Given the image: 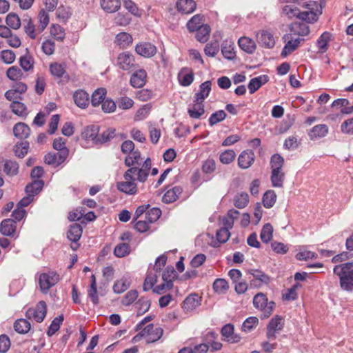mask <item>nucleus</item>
<instances>
[{
    "label": "nucleus",
    "instance_id": "de8ad7c7",
    "mask_svg": "<svg viewBox=\"0 0 353 353\" xmlns=\"http://www.w3.org/2000/svg\"><path fill=\"white\" fill-rule=\"evenodd\" d=\"M331 34L328 32H324L316 41V46L319 50L325 52L328 49V42L330 41Z\"/></svg>",
    "mask_w": 353,
    "mask_h": 353
},
{
    "label": "nucleus",
    "instance_id": "c9c22d12",
    "mask_svg": "<svg viewBox=\"0 0 353 353\" xmlns=\"http://www.w3.org/2000/svg\"><path fill=\"white\" fill-rule=\"evenodd\" d=\"M30 328V323L25 319H18L14 323V329L19 334H27Z\"/></svg>",
    "mask_w": 353,
    "mask_h": 353
},
{
    "label": "nucleus",
    "instance_id": "7c9ffc66",
    "mask_svg": "<svg viewBox=\"0 0 353 353\" xmlns=\"http://www.w3.org/2000/svg\"><path fill=\"white\" fill-rule=\"evenodd\" d=\"M49 69L51 74L54 77L59 79L64 77L66 79V81L69 80V76L68 74L65 75L66 72L65 64L52 63L50 65Z\"/></svg>",
    "mask_w": 353,
    "mask_h": 353
},
{
    "label": "nucleus",
    "instance_id": "a878e982",
    "mask_svg": "<svg viewBox=\"0 0 353 353\" xmlns=\"http://www.w3.org/2000/svg\"><path fill=\"white\" fill-rule=\"evenodd\" d=\"M183 189L180 186H174L168 190L163 196L162 201L165 203H171L174 202L182 193Z\"/></svg>",
    "mask_w": 353,
    "mask_h": 353
},
{
    "label": "nucleus",
    "instance_id": "6e6552de",
    "mask_svg": "<svg viewBox=\"0 0 353 353\" xmlns=\"http://www.w3.org/2000/svg\"><path fill=\"white\" fill-rule=\"evenodd\" d=\"M99 130L100 127L98 125L92 124L87 125L83 128L81 137L85 142L91 141L94 145H97Z\"/></svg>",
    "mask_w": 353,
    "mask_h": 353
},
{
    "label": "nucleus",
    "instance_id": "a211bd4d",
    "mask_svg": "<svg viewBox=\"0 0 353 353\" xmlns=\"http://www.w3.org/2000/svg\"><path fill=\"white\" fill-rule=\"evenodd\" d=\"M152 162L150 158H147L141 168L138 167H131L136 170L137 179L138 181L143 183L145 182L149 175V171L151 169Z\"/></svg>",
    "mask_w": 353,
    "mask_h": 353
},
{
    "label": "nucleus",
    "instance_id": "2eb2a0df",
    "mask_svg": "<svg viewBox=\"0 0 353 353\" xmlns=\"http://www.w3.org/2000/svg\"><path fill=\"white\" fill-rule=\"evenodd\" d=\"M201 298L196 293L188 295L183 302L182 307L185 312H190L201 305Z\"/></svg>",
    "mask_w": 353,
    "mask_h": 353
},
{
    "label": "nucleus",
    "instance_id": "e2e57ef3",
    "mask_svg": "<svg viewBox=\"0 0 353 353\" xmlns=\"http://www.w3.org/2000/svg\"><path fill=\"white\" fill-rule=\"evenodd\" d=\"M259 323V319L256 316L247 318L242 324V330L245 332H250Z\"/></svg>",
    "mask_w": 353,
    "mask_h": 353
},
{
    "label": "nucleus",
    "instance_id": "603ef678",
    "mask_svg": "<svg viewBox=\"0 0 353 353\" xmlns=\"http://www.w3.org/2000/svg\"><path fill=\"white\" fill-rule=\"evenodd\" d=\"M141 159V153L139 150H133L130 155L125 159V165L128 167H134L135 165H140L139 163Z\"/></svg>",
    "mask_w": 353,
    "mask_h": 353
},
{
    "label": "nucleus",
    "instance_id": "37998d69",
    "mask_svg": "<svg viewBox=\"0 0 353 353\" xmlns=\"http://www.w3.org/2000/svg\"><path fill=\"white\" fill-rule=\"evenodd\" d=\"M213 289L216 294H225L229 289V284L224 279H216L213 283Z\"/></svg>",
    "mask_w": 353,
    "mask_h": 353
},
{
    "label": "nucleus",
    "instance_id": "052dcab7",
    "mask_svg": "<svg viewBox=\"0 0 353 353\" xmlns=\"http://www.w3.org/2000/svg\"><path fill=\"white\" fill-rule=\"evenodd\" d=\"M29 148V143L28 141L17 143L14 147V152L19 158H23L28 153Z\"/></svg>",
    "mask_w": 353,
    "mask_h": 353
},
{
    "label": "nucleus",
    "instance_id": "79ce46f5",
    "mask_svg": "<svg viewBox=\"0 0 353 353\" xmlns=\"http://www.w3.org/2000/svg\"><path fill=\"white\" fill-rule=\"evenodd\" d=\"M106 94V90L105 88H98L94 91L91 97V103L93 106H98L99 104L102 103L105 100V97Z\"/></svg>",
    "mask_w": 353,
    "mask_h": 353
},
{
    "label": "nucleus",
    "instance_id": "72a5a7b5",
    "mask_svg": "<svg viewBox=\"0 0 353 353\" xmlns=\"http://www.w3.org/2000/svg\"><path fill=\"white\" fill-rule=\"evenodd\" d=\"M203 16L201 14H196L193 16L187 23V28L190 32H195L196 30L203 26Z\"/></svg>",
    "mask_w": 353,
    "mask_h": 353
},
{
    "label": "nucleus",
    "instance_id": "3c124183",
    "mask_svg": "<svg viewBox=\"0 0 353 353\" xmlns=\"http://www.w3.org/2000/svg\"><path fill=\"white\" fill-rule=\"evenodd\" d=\"M270 163L272 171H283L282 168L284 165V159L281 155L274 154L271 157Z\"/></svg>",
    "mask_w": 353,
    "mask_h": 353
},
{
    "label": "nucleus",
    "instance_id": "5fc2aeb1",
    "mask_svg": "<svg viewBox=\"0 0 353 353\" xmlns=\"http://www.w3.org/2000/svg\"><path fill=\"white\" fill-rule=\"evenodd\" d=\"M249 202V196L245 192L237 194L234 199V205L239 209L244 208Z\"/></svg>",
    "mask_w": 353,
    "mask_h": 353
},
{
    "label": "nucleus",
    "instance_id": "4d7b16f0",
    "mask_svg": "<svg viewBox=\"0 0 353 353\" xmlns=\"http://www.w3.org/2000/svg\"><path fill=\"white\" fill-rule=\"evenodd\" d=\"M124 8L132 15L140 17L142 14L141 10L132 0H123Z\"/></svg>",
    "mask_w": 353,
    "mask_h": 353
},
{
    "label": "nucleus",
    "instance_id": "f03ea898",
    "mask_svg": "<svg viewBox=\"0 0 353 353\" xmlns=\"http://www.w3.org/2000/svg\"><path fill=\"white\" fill-rule=\"evenodd\" d=\"M303 2H299V5L308 9L307 11L299 12L298 18L305 23H314L319 17L322 14L323 6L314 1L301 0Z\"/></svg>",
    "mask_w": 353,
    "mask_h": 353
},
{
    "label": "nucleus",
    "instance_id": "1a4fd4ad",
    "mask_svg": "<svg viewBox=\"0 0 353 353\" xmlns=\"http://www.w3.org/2000/svg\"><path fill=\"white\" fill-rule=\"evenodd\" d=\"M68 156V150L58 152L57 153L48 152L44 157V161L48 165L58 167L63 163Z\"/></svg>",
    "mask_w": 353,
    "mask_h": 353
},
{
    "label": "nucleus",
    "instance_id": "69168bd1",
    "mask_svg": "<svg viewBox=\"0 0 353 353\" xmlns=\"http://www.w3.org/2000/svg\"><path fill=\"white\" fill-rule=\"evenodd\" d=\"M19 165L16 161L8 160L4 163L3 170L10 176L16 175L18 173Z\"/></svg>",
    "mask_w": 353,
    "mask_h": 353
},
{
    "label": "nucleus",
    "instance_id": "f8f14e48",
    "mask_svg": "<svg viewBox=\"0 0 353 353\" xmlns=\"http://www.w3.org/2000/svg\"><path fill=\"white\" fill-rule=\"evenodd\" d=\"M292 36V34H288L283 37L285 40L288 39L281 54L283 57H285L287 55L294 52L299 46L301 42L304 41L303 39H301L299 37L293 38Z\"/></svg>",
    "mask_w": 353,
    "mask_h": 353
},
{
    "label": "nucleus",
    "instance_id": "0e129e2a",
    "mask_svg": "<svg viewBox=\"0 0 353 353\" xmlns=\"http://www.w3.org/2000/svg\"><path fill=\"white\" fill-rule=\"evenodd\" d=\"M134 101L126 96L121 97L117 99V107L121 110H129L134 105Z\"/></svg>",
    "mask_w": 353,
    "mask_h": 353
},
{
    "label": "nucleus",
    "instance_id": "9b49d317",
    "mask_svg": "<svg viewBox=\"0 0 353 353\" xmlns=\"http://www.w3.org/2000/svg\"><path fill=\"white\" fill-rule=\"evenodd\" d=\"M117 65L123 70H130L134 66V56L128 52L120 53L117 57Z\"/></svg>",
    "mask_w": 353,
    "mask_h": 353
},
{
    "label": "nucleus",
    "instance_id": "774afa93",
    "mask_svg": "<svg viewBox=\"0 0 353 353\" xmlns=\"http://www.w3.org/2000/svg\"><path fill=\"white\" fill-rule=\"evenodd\" d=\"M157 282V275L156 273H148L145 279L143 290V291H148L150 289H153L154 284Z\"/></svg>",
    "mask_w": 353,
    "mask_h": 353
},
{
    "label": "nucleus",
    "instance_id": "ea45409f",
    "mask_svg": "<svg viewBox=\"0 0 353 353\" xmlns=\"http://www.w3.org/2000/svg\"><path fill=\"white\" fill-rule=\"evenodd\" d=\"M132 36L127 32H120L116 36V43L120 48H125L132 43Z\"/></svg>",
    "mask_w": 353,
    "mask_h": 353
},
{
    "label": "nucleus",
    "instance_id": "a18cd8bd",
    "mask_svg": "<svg viewBox=\"0 0 353 353\" xmlns=\"http://www.w3.org/2000/svg\"><path fill=\"white\" fill-rule=\"evenodd\" d=\"M150 300L145 297H141L136 303L137 316H141L148 312L150 307Z\"/></svg>",
    "mask_w": 353,
    "mask_h": 353
},
{
    "label": "nucleus",
    "instance_id": "dca6fc26",
    "mask_svg": "<svg viewBox=\"0 0 353 353\" xmlns=\"http://www.w3.org/2000/svg\"><path fill=\"white\" fill-rule=\"evenodd\" d=\"M136 52L145 58H150L157 53V47L149 42L140 43L135 47Z\"/></svg>",
    "mask_w": 353,
    "mask_h": 353
},
{
    "label": "nucleus",
    "instance_id": "a19ab883",
    "mask_svg": "<svg viewBox=\"0 0 353 353\" xmlns=\"http://www.w3.org/2000/svg\"><path fill=\"white\" fill-rule=\"evenodd\" d=\"M285 179V173L283 171H272L270 180L274 188H282Z\"/></svg>",
    "mask_w": 353,
    "mask_h": 353
},
{
    "label": "nucleus",
    "instance_id": "b1692460",
    "mask_svg": "<svg viewBox=\"0 0 353 353\" xmlns=\"http://www.w3.org/2000/svg\"><path fill=\"white\" fill-rule=\"evenodd\" d=\"M290 34L298 36H307L310 33V28L305 22H295L290 26Z\"/></svg>",
    "mask_w": 353,
    "mask_h": 353
},
{
    "label": "nucleus",
    "instance_id": "bf43d9fd",
    "mask_svg": "<svg viewBox=\"0 0 353 353\" xmlns=\"http://www.w3.org/2000/svg\"><path fill=\"white\" fill-rule=\"evenodd\" d=\"M130 252V246L126 243L118 244L114 250V254L117 257H124Z\"/></svg>",
    "mask_w": 353,
    "mask_h": 353
},
{
    "label": "nucleus",
    "instance_id": "864d4df0",
    "mask_svg": "<svg viewBox=\"0 0 353 353\" xmlns=\"http://www.w3.org/2000/svg\"><path fill=\"white\" fill-rule=\"evenodd\" d=\"M227 117V114L223 110H219L216 111L215 112L212 113L209 119L208 123L210 126H213L218 123L223 121Z\"/></svg>",
    "mask_w": 353,
    "mask_h": 353
},
{
    "label": "nucleus",
    "instance_id": "0eeeda50",
    "mask_svg": "<svg viewBox=\"0 0 353 353\" xmlns=\"http://www.w3.org/2000/svg\"><path fill=\"white\" fill-rule=\"evenodd\" d=\"M46 303L43 301H39L35 307L29 308L26 312L28 319H34L38 323L42 322L46 315Z\"/></svg>",
    "mask_w": 353,
    "mask_h": 353
},
{
    "label": "nucleus",
    "instance_id": "6ab92c4d",
    "mask_svg": "<svg viewBox=\"0 0 353 353\" xmlns=\"http://www.w3.org/2000/svg\"><path fill=\"white\" fill-rule=\"evenodd\" d=\"M254 157V154L252 151H243L239 156L238 165L242 169H247L253 164Z\"/></svg>",
    "mask_w": 353,
    "mask_h": 353
},
{
    "label": "nucleus",
    "instance_id": "c03bdc74",
    "mask_svg": "<svg viewBox=\"0 0 353 353\" xmlns=\"http://www.w3.org/2000/svg\"><path fill=\"white\" fill-rule=\"evenodd\" d=\"M205 337L208 343L210 344L209 346H210L212 351L220 350L222 348V343L215 341L217 337V334L215 332H208Z\"/></svg>",
    "mask_w": 353,
    "mask_h": 353
},
{
    "label": "nucleus",
    "instance_id": "9d476101",
    "mask_svg": "<svg viewBox=\"0 0 353 353\" xmlns=\"http://www.w3.org/2000/svg\"><path fill=\"white\" fill-rule=\"evenodd\" d=\"M246 273L254 277V279L250 280V286H258L255 282H259V286L261 284H268L270 281V277L265 272L259 269H249Z\"/></svg>",
    "mask_w": 353,
    "mask_h": 353
},
{
    "label": "nucleus",
    "instance_id": "4468645a",
    "mask_svg": "<svg viewBox=\"0 0 353 353\" xmlns=\"http://www.w3.org/2000/svg\"><path fill=\"white\" fill-rule=\"evenodd\" d=\"M259 44L265 48H272L275 45L273 34L268 30H261L256 34Z\"/></svg>",
    "mask_w": 353,
    "mask_h": 353
},
{
    "label": "nucleus",
    "instance_id": "5701e85b",
    "mask_svg": "<svg viewBox=\"0 0 353 353\" xmlns=\"http://www.w3.org/2000/svg\"><path fill=\"white\" fill-rule=\"evenodd\" d=\"M328 133V127L325 124H319L310 129L308 137L310 140H316L325 137Z\"/></svg>",
    "mask_w": 353,
    "mask_h": 353
},
{
    "label": "nucleus",
    "instance_id": "393cba45",
    "mask_svg": "<svg viewBox=\"0 0 353 353\" xmlns=\"http://www.w3.org/2000/svg\"><path fill=\"white\" fill-rule=\"evenodd\" d=\"M14 135L19 139H27L30 134V128L25 123H17L13 128Z\"/></svg>",
    "mask_w": 353,
    "mask_h": 353
},
{
    "label": "nucleus",
    "instance_id": "aec40b11",
    "mask_svg": "<svg viewBox=\"0 0 353 353\" xmlns=\"http://www.w3.org/2000/svg\"><path fill=\"white\" fill-rule=\"evenodd\" d=\"M73 99L75 104L80 108H86L90 103V97L83 90H78L73 94Z\"/></svg>",
    "mask_w": 353,
    "mask_h": 353
},
{
    "label": "nucleus",
    "instance_id": "f3484780",
    "mask_svg": "<svg viewBox=\"0 0 353 353\" xmlns=\"http://www.w3.org/2000/svg\"><path fill=\"white\" fill-rule=\"evenodd\" d=\"M146 79V71L144 69H139L132 74L130 79V84L133 88H140L145 85Z\"/></svg>",
    "mask_w": 353,
    "mask_h": 353
},
{
    "label": "nucleus",
    "instance_id": "e433bc0d",
    "mask_svg": "<svg viewBox=\"0 0 353 353\" xmlns=\"http://www.w3.org/2000/svg\"><path fill=\"white\" fill-rule=\"evenodd\" d=\"M188 113L192 119H199L205 113L203 103H194L192 108H188Z\"/></svg>",
    "mask_w": 353,
    "mask_h": 353
},
{
    "label": "nucleus",
    "instance_id": "58836bf2",
    "mask_svg": "<svg viewBox=\"0 0 353 353\" xmlns=\"http://www.w3.org/2000/svg\"><path fill=\"white\" fill-rule=\"evenodd\" d=\"M115 134L116 130L112 128L107 129L100 135L98 134L97 145H102L110 141L115 137Z\"/></svg>",
    "mask_w": 353,
    "mask_h": 353
},
{
    "label": "nucleus",
    "instance_id": "8fccbe9b",
    "mask_svg": "<svg viewBox=\"0 0 353 353\" xmlns=\"http://www.w3.org/2000/svg\"><path fill=\"white\" fill-rule=\"evenodd\" d=\"M276 201V194L272 190L266 191L263 196V203L265 208H272Z\"/></svg>",
    "mask_w": 353,
    "mask_h": 353
},
{
    "label": "nucleus",
    "instance_id": "ddd939ff",
    "mask_svg": "<svg viewBox=\"0 0 353 353\" xmlns=\"http://www.w3.org/2000/svg\"><path fill=\"white\" fill-rule=\"evenodd\" d=\"M221 333L223 340L230 343H236L241 339L239 334L234 333V327L231 323L225 325L221 328Z\"/></svg>",
    "mask_w": 353,
    "mask_h": 353
},
{
    "label": "nucleus",
    "instance_id": "c756f323",
    "mask_svg": "<svg viewBox=\"0 0 353 353\" xmlns=\"http://www.w3.org/2000/svg\"><path fill=\"white\" fill-rule=\"evenodd\" d=\"M180 84L183 86H189L194 81V73L192 70L183 68L178 75Z\"/></svg>",
    "mask_w": 353,
    "mask_h": 353
},
{
    "label": "nucleus",
    "instance_id": "49530a36",
    "mask_svg": "<svg viewBox=\"0 0 353 353\" xmlns=\"http://www.w3.org/2000/svg\"><path fill=\"white\" fill-rule=\"evenodd\" d=\"M273 236V228L270 223H265L261 231L260 238L264 243H269Z\"/></svg>",
    "mask_w": 353,
    "mask_h": 353
},
{
    "label": "nucleus",
    "instance_id": "423d86ee",
    "mask_svg": "<svg viewBox=\"0 0 353 353\" xmlns=\"http://www.w3.org/2000/svg\"><path fill=\"white\" fill-rule=\"evenodd\" d=\"M285 325L284 319L275 315L267 325L266 337L269 340H274L276 338V332L283 330Z\"/></svg>",
    "mask_w": 353,
    "mask_h": 353
},
{
    "label": "nucleus",
    "instance_id": "473e14b6",
    "mask_svg": "<svg viewBox=\"0 0 353 353\" xmlns=\"http://www.w3.org/2000/svg\"><path fill=\"white\" fill-rule=\"evenodd\" d=\"M177 276L176 270L172 266H168L162 274V279L164 282H167V288L168 290L172 288L173 281Z\"/></svg>",
    "mask_w": 353,
    "mask_h": 353
},
{
    "label": "nucleus",
    "instance_id": "f704fd0d",
    "mask_svg": "<svg viewBox=\"0 0 353 353\" xmlns=\"http://www.w3.org/2000/svg\"><path fill=\"white\" fill-rule=\"evenodd\" d=\"M44 182L41 179L34 180L32 183H28L25 188L26 193H30L34 196L37 194L43 188Z\"/></svg>",
    "mask_w": 353,
    "mask_h": 353
},
{
    "label": "nucleus",
    "instance_id": "2f4dec72",
    "mask_svg": "<svg viewBox=\"0 0 353 353\" xmlns=\"http://www.w3.org/2000/svg\"><path fill=\"white\" fill-rule=\"evenodd\" d=\"M196 3L194 0H179L176 8L179 12L184 14L193 12L196 9Z\"/></svg>",
    "mask_w": 353,
    "mask_h": 353
},
{
    "label": "nucleus",
    "instance_id": "4be33fe9",
    "mask_svg": "<svg viewBox=\"0 0 353 353\" xmlns=\"http://www.w3.org/2000/svg\"><path fill=\"white\" fill-rule=\"evenodd\" d=\"M101 9L109 14L117 12L121 6V0H100Z\"/></svg>",
    "mask_w": 353,
    "mask_h": 353
},
{
    "label": "nucleus",
    "instance_id": "338daca9",
    "mask_svg": "<svg viewBox=\"0 0 353 353\" xmlns=\"http://www.w3.org/2000/svg\"><path fill=\"white\" fill-rule=\"evenodd\" d=\"M163 330L161 327H157L152 329V331L150 332L149 336L146 339V342L148 343H154L159 340L163 336Z\"/></svg>",
    "mask_w": 353,
    "mask_h": 353
},
{
    "label": "nucleus",
    "instance_id": "cd10ccee",
    "mask_svg": "<svg viewBox=\"0 0 353 353\" xmlns=\"http://www.w3.org/2000/svg\"><path fill=\"white\" fill-rule=\"evenodd\" d=\"M16 231L14 221L12 219H6L1 221L0 232L3 236H13Z\"/></svg>",
    "mask_w": 353,
    "mask_h": 353
},
{
    "label": "nucleus",
    "instance_id": "bb28decb",
    "mask_svg": "<svg viewBox=\"0 0 353 353\" xmlns=\"http://www.w3.org/2000/svg\"><path fill=\"white\" fill-rule=\"evenodd\" d=\"M83 229L80 224L79 223H73L70 225L69 230L67 233L68 239L71 241L72 243H77L81 235H82Z\"/></svg>",
    "mask_w": 353,
    "mask_h": 353
},
{
    "label": "nucleus",
    "instance_id": "c85d7f7f",
    "mask_svg": "<svg viewBox=\"0 0 353 353\" xmlns=\"http://www.w3.org/2000/svg\"><path fill=\"white\" fill-rule=\"evenodd\" d=\"M238 43L240 48L248 54H253L256 48L255 41L249 37H241L238 41Z\"/></svg>",
    "mask_w": 353,
    "mask_h": 353
},
{
    "label": "nucleus",
    "instance_id": "7ed1b4c3",
    "mask_svg": "<svg viewBox=\"0 0 353 353\" xmlns=\"http://www.w3.org/2000/svg\"><path fill=\"white\" fill-rule=\"evenodd\" d=\"M136 170L134 168L128 169L124 174L123 181H120L117 183V188L121 192H123L129 195H134L137 193V184L136 183L137 178H134V175H136Z\"/></svg>",
    "mask_w": 353,
    "mask_h": 353
},
{
    "label": "nucleus",
    "instance_id": "09e8293b",
    "mask_svg": "<svg viewBox=\"0 0 353 353\" xmlns=\"http://www.w3.org/2000/svg\"><path fill=\"white\" fill-rule=\"evenodd\" d=\"M63 320L64 317L63 314L59 315L52 320L47 331L48 336H52L59 330Z\"/></svg>",
    "mask_w": 353,
    "mask_h": 353
},
{
    "label": "nucleus",
    "instance_id": "412c9836",
    "mask_svg": "<svg viewBox=\"0 0 353 353\" xmlns=\"http://www.w3.org/2000/svg\"><path fill=\"white\" fill-rule=\"evenodd\" d=\"M212 83L206 81L199 85V91L194 94V103L197 101L203 103V101L209 96L211 91Z\"/></svg>",
    "mask_w": 353,
    "mask_h": 353
},
{
    "label": "nucleus",
    "instance_id": "39448f33",
    "mask_svg": "<svg viewBox=\"0 0 353 353\" xmlns=\"http://www.w3.org/2000/svg\"><path fill=\"white\" fill-rule=\"evenodd\" d=\"M59 281V275L54 272L42 273L39 278V284L41 290L47 293L48 290L55 285Z\"/></svg>",
    "mask_w": 353,
    "mask_h": 353
},
{
    "label": "nucleus",
    "instance_id": "13d9d810",
    "mask_svg": "<svg viewBox=\"0 0 353 353\" xmlns=\"http://www.w3.org/2000/svg\"><path fill=\"white\" fill-rule=\"evenodd\" d=\"M51 35L57 41H62L65 38V30L59 24H52L50 27Z\"/></svg>",
    "mask_w": 353,
    "mask_h": 353
},
{
    "label": "nucleus",
    "instance_id": "20e7f679",
    "mask_svg": "<svg viewBox=\"0 0 353 353\" xmlns=\"http://www.w3.org/2000/svg\"><path fill=\"white\" fill-rule=\"evenodd\" d=\"M253 305L254 307L261 311V318H268L272 313L275 303L268 301L267 296L262 293H257L253 298Z\"/></svg>",
    "mask_w": 353,
    "mask_h": 353
},
{
    "label": "nucleus",
    "instance_id": "f257e3e1",
    "mask_svg": "<svg viewBox=\"0 0 353 353\" xmlns=\"http://www.w3.org/2000/svg\"><path fill=\"white\" fill-rule=\"evenodd\" d=\"M334 274L339 277L340 286L345 291H353V263L335 265Z\"/></svg>",
    "mask_w": 353,
    "mask_h": 353
},
{
    "label": "nucleus",
    "instance_id": "4c0bfd02",
    "mask_svg": "<svg viewBox=\"0 0 353 353\" xmlns=\"http://www.w3.org/2000/svg\"><path fill=\"white\" fill-rule=\"evenodd\" d=\"M210 31L211 28L208 24H205L200 27L195 31L196 32L195 36L196 40L201 43L206 42L209 39Z\"/></svg>",
    "mask_w": 353,
    "mask_h": 353
},
{
    "label": "nucleus",
    "instance_id": "6e6d98bb",
    "mask_svg": "<svg viewBox=\"0 0 353 353\" xmlns=\"http://www.w3.org/2000/svg\"><path fill=\"white\" fill-rule=\"evenodd\" d=\"M6 22L8 27L14 30H17L21 26V20L19 16L13 12L7 15Z\"/></svg>",
    "mask_w": 353,
    "mask_h": 353
},
{
    "label": "nucleus",
    "instance_id": "680f3d73",
    "mask_svg": "<svg viewBox=\"0 0 353 353\" xmlns=\"http://www.w3.org/2000/svg\"><path fill=\"white\" fill-rule=\"evenodd\" d=\"M10 108L12 111L18 116H26V106L24 103L19 101H14L10 105Z\"/></svg>",
    "mask_w": 353,
    "mask_h": 353
}]
</instances>
